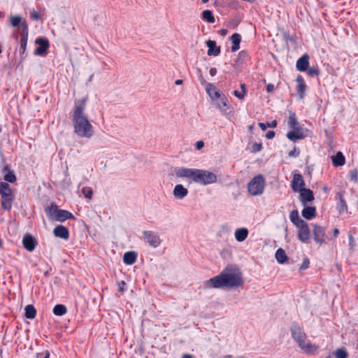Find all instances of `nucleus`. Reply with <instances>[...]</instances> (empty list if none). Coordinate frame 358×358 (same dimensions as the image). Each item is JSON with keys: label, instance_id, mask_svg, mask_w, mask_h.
<instances>
[{"label": "nucleus", "instance_id": "obj_48", "mask_svg": "<svg viewBox=\"0 0 358 358\" xmlns=\"http://www.w3.org/2000/svg\"><path fill=\"white\" fill-rule=\"evenodd\" d=\"M42 355H44L43 358H50V352H49L48 350H45V351H44V352H41V353H39V352H38V353H37V354H36V357H38H38H41V356H42Z\"/></svg>", "mask_w": 358, "mask_h": 358}, {"label": "nucleus", "instance_id": "obj_10", "mask_svg": "<svg viewBox=\"0 0 358 358\" xmlns=\"http://www.w3.org/2000/svg\"><path fill=\"white\" fill-rule=\"evenodd\" d=\"M313 229L312 233L313 235L314 241L317 243L322 245V243H324L325 242V238H326L325 229L317 224H313Z\"/></svg>", "mask_w": 358, "mask_h": 358}, {"label": "nucleus", "instance_id": "obj_57", "mask_svg": "<svg viewBox=\"0 0 358 358\" xmlns=\"http://www.w3.org/2000/svg\"><path fill=\"white\" fill-rule=\"evenodd\" d=\"M241 89L242 90L241 92L245 94L247 92L246 85L244 83L241 84Z\"/></svg>", "mask_w": 358, "mask_h": 358}, {"label": "nucleus", "instance_id": "obj_28", "mask_svg": "<svg viewBox=\"0 0 358 358\" xmlns=\"http://www.w3.org/2000/svg\"><path fill=\"white\" fill-rule=\"evenodd\" d=\"M248 236V230L246 228H240L235 231V238L237 241L242 242L246 239Z\"/></svg>", "mask_w": 358, "mask_h": 358}, {"label": "nucleus", "instance_id": "obj_60", "mask_svg": "<svg viewBox=\"0 0 358 358\" xmlns=\"http://www.w3.org/2000/svg\"><path fill=\"white\" fill-rule=\"evenodd\" d=\"M182 358H193L192 355L189 354H185L182 355Z\"/></svg>", "mask_w": 358, "mask_h": 358}, {"label": "nucleus", "instance_id": "obj_53", "mask_svg": "<svg viewBox=\"0 0 358 358\" xmlns=\"http://www.w3.org/2000/svg\"><path fill=\"white\" fill-rule=\"evenodd\" d=\"M204 146V143L202 141H199L196 143L195 147L197 150H200Z\"/></svg>", "mask_w": 358, "mask_h": 358}, {"label": "nucleus", "instance_id": "obj_33", "mask_svg": "<svg viewBox=\"0 0 358 358\" xmlns=\"http://www.w3.org/2000/svg\"><path fill=\"white\" fill-rule=\"evenodd\" d=\"M289 218L292 222L297 227L298 225L301 224V222H305L303 220L299 217L298 211L296 210H292L290 213Z\"/></svg>", "mask_w": 358, "mask_h": 358}, {"label": "nucleus", "instance_id": "obj_9", "mask_svg": "<svg viewBox=\"0 0 358 358\" xmlns=\"http://www.w3.org/2000/svg\"><path fill=\"white\" fill-rule=\"evenodd\" d=\"M298 228V238L304 243H309L310 231L308 223L305 221L296 227Z\"/></svg>", "mask_w": 358, "mask_h": 358}, {"label": "nucleus", "instance_id": "obj_63", "mask_svg": "<svg viewBox=\"0 0 358 358\" xmlns=\"http://www.w3.org/2000/svg\"><path fill=\"white\" fill-rule=\"evenodd\" d=\"M203 3H207L209 0H201Z\"/></svg>", "mask_w": 358, "mask_h": 358}, {"label": "nucleus", "instance_id": "obj_14", "mask_svg": "<svg viewBox=\"0 0 358 358\" xmlns=\"http://www.w3.org/2000/svg\"><path fill=\"white\" fill-rule=\"evenodd\" d=\"M291 186L292 190L295 192H299L301 189H305L303 187L305 186V182L301 174L296 173L294 175Z\"/></svg>", "mask_w": 358, "mask_h": 358}, {"label": "nucleus", "instance_id": "obj_24", "mask_svg": "<svg viewBox=\"0 0 358 358\" xmlns=\"http://www.w3.org/2000/svg\"><path fill=\"white\" fill-rule=\"evenodd\" d=\"M301 215L306 220H312L317 215L316 208L315 207L308 206L306 205L302 210Z\"/></svg>", "mask_w": 358, "mask_h": 358}, {"label": "nucleus", "instance_id": "obj_38", "mask_svg": "<svg viewBox=\"0 0 358 358\" xmlns=\"http://www.w3.org/2000/svg\"><path fill=\"white\" fill-rule=\"evenodd\" d=\"M334 355L336 358H348V354L345 348H338L335 352Z\"/></svg>", "mask_w": 358, "mask_h": 358}, {"label": "nucleus", "instance_id": "obj_16", "mask_svg": "<svg viewBox=\"0 0 358 358\" xmlns=\"http://www.w3.org/2000/svg\"><path fill=\"white\" fill-rule=\"evenodd\" d=\"M300 201L303 206H306L308 203L312 202L314 200V194L310 189H303L300 192Z\"/></svg>", "mask_w": 358, "mask_h": 358}, {"label": "nucleus", "instance_id": "obj_52", "mask_svg": "<svg viewBox=\"0 0 358 358\" xmlns=\"http://www.w3.org/2000/svg\"><path fill=\"white\" fill-rule=\"evenodd\" d=\"M292 131H295L298 134H303V131L301 125H298L297 127H294L291 130Z\"/></svg>", "mask_w": 358, "mask_h": 358}, {"label": "nucleus", "instance_id": "obj_35", "mask_svg": "<svg viewBox=\"0 0 358 358\" xmlns=\"http://www.w3.org/2000/svg\"><path fill=\"white\" fill-rule=\"evenodd\" d=\"M10 21L11 26L14 27H19V29H20V31L21 32L22 24L24 22L22 21V17L18 15L11 16Z\"/></svg>", "mask_w": 358, "mask_h": 358}, {"label": "nucleus", "instance_id": "obj_58", "mask_svg": "<svg viewBox=\"0 0 358 358\" xmlns=\"http://www.w3.org/2000/svg\"><path fill=\"white\" fill-rule=\"evenodd\" d=\"M227 32H228V31H227V29H220V34H221L222 36H225V35H227Z\"/></svg>", "mask_w": 358, "mask_h": 358}, {"label": "nucleus", "instance_id": "obj_32", "mask_svg": "<svg viewBox=\"0 0 358 358\" xmlns=\"http://www.w3.org/2000/svg\"><path fill=\"white\" fill-rule=\"evenodd\" d=\"M25 317L27 319H34L36 315V310L31 304L27 305L24 308Z\"/></svg>", "mask_w": 358, "mask_h": 358}, {"label": "nucleus", "instance_id": "obj_17", "mask_svg": "<svg viewBox=\"0 0 358 358\" xmlns=\"http://www.w3.org/2000/svg\"><path fill=\"white\" fill-rule=\"evenodd\" d=\"M199 78L201 84L206 87V91L208 95H211V91H214V97L219 96V90L213 84L206 82L201 73Z\"/></svg>", "mask_w": 358, "mask_h": 358}, {"label": "nucleus", "instance_id": "obj_42", "mask_svg": "<svg viewBox=\"0 0 358 358\" xmlns=\"http://www.w3.org/2000/svg\"><path fill=\"white\" fill-rule=\"evenodd\" d=\"M30 18L34 20H39L41 18V15L39 13L33 10L30 12Z\"/></svg>", "mask_w": 358, "mask_h": 358}, {"label": "nucleus", "instance_id": "obj_62", "mask_svg": "<svg viewBox=\"0 0 358 358\" xmlns=\"http://www.w3.org/2000/svg\"><path fill=\"white\" fill-rule=\"evenodd\" d=\"M246 55V52L245 51H241L239 52L240 57H245Z\"/></svg>", "mask_w": 358, "mask_h": 358}, {"label": "nucleus", "instance_id": "obj_41", "mask_svg": "<svg viewBox=\"0 0 358 358\" xmlns=\"http://www.w3.org/2000/svg\"><path fill=\"white\" fill-rule=\"evenodd\" d=\"M350 179L355 182H358V171L357 169H352L349 172Z\"/></svg>", "mask_w": 358, "mask_h": 358}, {"label": "nucleus", "instance_id": "obj_51", "mask_svg": "<svg viewBox=\"0 0 358 358\" xmlns=\"http://www.w3.org/2000/svg\"><path fill=\"white\" fill-rule=\"evenodd\" d=\"M355 239L352 235L349 236V245L350 247V250L352 251L354 250L353 246H354Z\"/></svg>", "mask_w": 358, "mask_h": 358}, {"label": "nucleus", "instance_id": "obj_47", "mask_svg": "<svg viewBox=\"0 0 358 358\" xmlns=\"http://www.w3.org/2000/svg\"><path fill=\"white\" fill-rule=\"evenodd\" d=\"M233 94L239 99H243L245 96V94L242 92H239L238 90H234Z\"/></svg>", "mask_w": 358, "mask_h": 358}, {"label": "nucleus", "instance_id": "obj_20", "mask_svg": "<svg viewBox=\"0 0 358 358\" xmlns=\"http://www.w3.org/2000/svg\"><path fill=\"white\" fill-rule=\"evenodd\" d=\"M309 66V55L308 54L303 55L297 61L296 67L299 71H306Z\"/></svg>", "mask_w": 358, "mask_h": 358}, {"label": "nucleus", "instance_id": "obj_46", "mask_svg": "<svg viewBox=\"0 0 358 358\" xmlns=\"http://www.w3.org/2000/svg\"><path fill=\"white\" fill-rule=\"evenodd\" d=\"M309 264H310L309 259L308 258L304 259L301 266H300V269L301 270L307 269L309 266Z\"/></svg>", "mask_w": 358, "mask_h": 358}, {"label": "nucleus", "instance_id": "obj_19", "mask_svg": "<svg viewBox=\"0 0 358 358\" xmlns=\"http://www.w3.org/2000/svg\"><path fill=\"white\" fill-rule=\"evenodd\" d=\"M297 83L296 92L301 99H303L306 94L307 86L304 82V79L301 76H298L296 80Z\"/></svg>", "mask_w": 358, "mask_h": 358}, {"label": "nucleus", "instance_id": "obj_21", "mask_svg": "<svg viewBox=\"0 0 358 358\" xmlns=\"http://www.w3.org/2000/svg\"><path fill=\"white\" fill-rule=\"evenodd\" d=\"M206 45L208 48L207 54L208 56H217L220 53V47L217 46L215 41L208 40L206 41Z\"/></svg>", "mask_w": 358, "mask_h": 358}, {"label": "nucleus", "instance_id": "obj_31", "mask_svg": "<svg viewBox=\"0 0 358 358\" xmlns=\"http://www.w3.org/2000/svg\"><path fill=\"white\" fill-rule=\"evenodd\" d=\"M275 257L278 262L280 264H284L287 260V256L285 251L282 248H279L276 250Z\"/></svg>", "mask_w": 358, "mask_h": 358}, {"label": "nucleus", "instance_id": "obj_22", "mask_svg": "<svg viewBox=\"0 0 358 358\" xmlns=\"http://www.w3.org/2000/svg\"><path fill=\"white\" fill-rule=\"evenodd\" d=\"M2 172L4 173L3 179L5 181L10 183H13L16 181V176L14 171L10 169L8 164L4 166Z\"/></svg>", "mask_w": 358, "mask_h": 358}, {"label": "nucleus", "instance_id": "obj_23", "mask_svg": "<svg viewBox=\"0 0 358 358\" xmlns=\"http://www.w3.org/2000/svg\"><path fill=\"white\" fill-rule=\"evenodd\" d=\"M173 196L178 199H182L188 194V190L182 185H176L173 189Z\"/></svg>", "mask_w": 358, "mask_h": 358}, {"label": "nucleus", "instance_id": "obj_27", "mask_svg": "<svg viewBox=\"0 0 358 358\" xmlns=\"http://www.w3.org/2000/svg\"><path fill=\"white\" fill-rule=\"evenodd\" d=\"M332 164L334 166H341L345 164V158L343 154L341 152H338L335 155L332 157Z\"/></svg>", "mask_w": 358, "mask_h": 358}, {"label": "nucleus", "instance_id": "obj_18", "mask_svg": "<svg viewBox=\"0 0 358 358\" xmlns=\"http://www.w3.org/2000/svg\"><path fill=\"white\" fill-rule=\"evenodd\" d=\"M53 234L55 237L61 238L64 240L69 238V229L63 225L57 226L53 230Z\"/></svg>", "mask_w": 358, "mask_h": 358}, {"label": "nucleus", "instance_id": "obj_30", "mask_svg": "<svg viewBox=\"0 0 358 358\" xmlns=\"http://www.w3.org/2000/svg\"><path fill=\"white\" fill-rule=\"evenodd\" d=\"M287 138L292 141L296 142L299 140H301L306 138V135L304 134H298L295 131H289L286 134Z\"/></svg>", "mask_w": 358, "mask_h": 358}, {"label": "nucleus", "instance_id": "obj_34", "mask_svg": "<svg viewBox=\"0 0 358 358\" xmlns=\"http://www.w3.org/2000/svg\"><path fill=\"white\" fill-rule=\"evenodd\" d=\"M53 313L57 316H62L67 312L66 307L63 304H57L53 308Z\"/></svg>", "mask_w": 358, "mask_h": 358}, {"label": "nucleus", "instance_id": "obj_56", "mask_svg": "<svg viewBox=\"0 0 358 358\" xmlns=\"http://www.w3.org/2000/svg\"><path fill=\"white\" fill-rule=\"evenodd\" d=\"M209 73L211 76H215L217 73V69L216 68H211L209 71Z\"/></svg>", "mask_w": 358, "mask_h": 358}, {"label": "nucleus", "instance_id": "obj_1", "mask_svg": "<svg viewBox=\"0 0 358 358\" xmlns=\"http://www.w3.org/2000/svg\"><path fill=\"white\" fill-rule=\"evenodd\" d=\"M87 98L77 99L74 102L72 113V123L74 133L80 138H90L94 135V129L85 114Z\"/></svg>", "mask_w": 358, "mask_h": 358}, {"label": "nucleus", "instance_id": "obj_7", "mask_svg": "<svg viewBox=\"0 0 358 358\" xmlns=\"http://www.w3.org/2000/svg\"><path fill=\"white\" fill-rule=\"evenodd\" d=\"M264 185L265 180L264 176L262 174H258L248 183V191L252 196L260 195L264 192Z\"/></svg>", "mask_w": 358, "mask_h": 358}, {"label": "nucleus", "instance_id": "obj_2", "mask_svg": "<svg viewBox=\"0 0 358 358\" xmlns=\"http://www.w3.org/2000/svg\"><path fill=\"white\" fill-rule=\"evenodd\" d=\"M243 283L240 269L234 266H227L219 275L210 278L206 284L213 288H236Z\"/></svg>", "mask_w": 358, "mask_h": 358}, {"label": "nucleus", "instance_id": "obj_12", "mask_svg": "<svg viewBox=\"0 0 358 358\" xmlns=\"http://www.w3.org/2000/svg\"><path fill=\"white\" fill-rule=\"evenodd\" d=\"M21 39H20V54L21 57L24 53L26 50L27 40H28V25L27 22H24L22 24V31H21Z\"/></svg>", "mask_w": 358, "mask_h": 358}, {"label": "nucleus", "instance_id": "obj_44", "mask_svg": "<svg viewBox=\"0 0 358 358\" xmlns=\"http://www.w3.org/2000/svg\"><path fill=\"white\" fill-rule=\"evenodd\" d=\"M262 149V143H255L252 145V152H257L261 151Z\"/></svg>", "mask_w": 358, "mask_h": 358}, {"label": "nucleus", "instance_id": "obj_43", "mask_svg": "<svg viewBox=\"0 0 358 358\" xmlns=\"http://www.w3.org/2000/svg\"><path fill=\"white\" fill-rule=\"evenodd\" d=\"M300 155V150L297 149L296 147L294 149L289 152L288 156L289 157H297Z\"/></svg>", "mask_w": 358, "mask_h": 358}, {"label": "nucleus", "instance_id": "obj_64", "mask_svg": "<svg viewBox=\"0 0 358 358\" xmlns=\"http://www.w3.org/2000/svg\"><path fill=\"white\" fill-rule=\"evenodd\" d=\"M2 244H3V241H2V240L0 238V247H1V246H2Z\"/></svg>", "mask_w": 358, "mask_h": 358}, {"label": "nucleus", "instance_id": "obj_6", "mask_svg": "<svg viewBox=\"0 0 358 358\" xmlns=\"http://www.w3.org/2000/svg\"><path fill=\"white\" fill-rule=\"evenodd\" d=\"M0 195L1 196V208L5 210H10L15 196L9 185L6 182L0 181Z\"/></svg>", "mask_w": 358, "mask_h": 358}, {"label": "nucleus", "instance_id": "obj_11", "mask_svg": "<svg viewBox=\"0 0 358 358\" xmlns=\"http://www.w3.org/2000/svg\"><path fill=\"white\" fill-rule=\"evenodd\" d=\"M36 43L38 45L34 52L36 55L43 56L47 53L50 43L48 39L43 38H38L36 40Z\"/></svg>", "mask_w": 358, "mask_h": 358}, {"label": "nucleus", "instance_id": "obj_39", "mask_svg": "<svg viewBox=\"0 0 358 358\" xmlns=\"http://www.w3.org/2000/svg\"><path fill=\"white\" fill-rule=\"evenodd\" d=\"M306 71H307L308 75L311 77L316 76L320 73V71L317 67H308Z\"/></svg>", "mask_w": 358, "mask_h": 358}, {"label": "nucleus", "instance_id": "obj_54", "mask_svg": "<svg viewBox=\"0 0 358 358\" xmlns=\"http://www.w3.org/2000/svg\"><path fill=\"white\" fill-rule=\"evenodd\" d=\"M277 124L278 123H277L276 120H273L271 122L267 123V126H268V127H270V128H275L277 127Z\"/></svg>", "mask_w": 358, "mask_h": 358}, {"label": "nucleus", "instance_id": "obj_26", "mask_svg": "<svg viewBox=\"0 0 358 358\" xmlns=\"http://www.w3.org/2000/svg\"><path fill=\"white\" fill-rule=\"evenodd\" d=\"M209 96L211 98L212 100L217 101V106L219 108L222 109L223 107H225L227 106V102H228L227 98L224 94H221L220 91H219V96L214 97V94H213L212 93H211V95H209Z\"/></svg>", "mask_w": 358, "mask_h": 358}, {"label": "nucleus", "instance_id": "obj_40", "mask_svg": "<svg viewBox=\"0 0 358 358\" xmlns=\"http://www.w3.org/2000/svg\"><path fill=\"white\" fill-rule=\"evenodd\" d=\"M82 193L87 199H90L93 195V189L91 187H85L82 189Z\"/></svg>", "mask_w": 358, "mask_h": 358}, {"label": "nucleus", "instance_id": "obj_55", "mask_svg": "<svg viewBox=\"0 0 358 358\" xmlns=\"http://www.w3.org/2000/svg\"><path fill=\"white\" fill-rule=\"evenodd\" d=\"M259 127L261 128V129H262V130H263V131H265V130L267 129V127H268L267 124H265V123H264V122H259Z\"/></svg>", "mask_w": 358, "mask_h": 358}, {"label": "nucleus", "instance_id": "obj_50", "mask_svg": "<svg viewBox=\"0 0 358 358\" xmlns=\"http://www.w3.org/2000/svg\"><path fill=\"white\" fill-rule=\"evenodd\" d=\"M275 135V133L274 131H268L266 134V138L267 139H272L274 138Z\"/></svg>", "mask_w": 358, "mask_h": 358}, {"label": "nucleus", "instance_id": "obj_59", "mask_svg": "<svg viewBox=\"0 0 358 358\" xmlns=\"http://www.w3.org/2000/svg\"><path fill=\"white\" fill-rule=\"evenodd\" d=\"M333 233H334V236L335 237H336V236L338 235V234H339V230H338V229L335 228V229H334V231H333Z\"/></svg>", "mask_w": 358, "mask_h": 358}, {"label": "nucleus", "instance_id": "obj_13", "mask_svg": "<svg viewBox=\"0 0 358 358\" xmlns=\"http://www.w3.org/2000/svg\"><path fill=\"white\" fill-rule=\"evenodd\" d=\"M37 241L34 236L27 234L22 238V244L24 248L29 252H32L35 250L37 245Z\"/></svg>", "mask_w": 358, "mask_h": 358}, {"label": "nucleus", "instance_id": "obj_8", "mask_svg": "<svg viewBox=\"0 0 358 358\" xmlns=\"http://www.w3.org/2000/svg\"><path fill=\"white\" fill-rule=\"evenodd\" d=\"M143 238L150 247L156 248L161 245L162 240L159 236L152 231H143Z\"/></svg>", "mask_w": 358, "mask_h": 358}, {"label": "nucleus", "instance_id": "obj_61", "mask_svg": "<svg viewBox=\"0 0 358 358\" xmlns=\"http://www.w3.org/2000/svg\"><path fill=\"white\" fill-rule=\"evenodd\" d=\"M182 83V80H176L175 81V84H176V85H181Z\"/></svg>", "mask_w": 358, "mask_h": 358}, {"label": "nucleus", "instance_id": "obj_29", "mask_svg": "<svg viewBox=\"0 0 358 358\" xmlns=\"http://www.w3.org/2000/svg\"><path fill=\"white\" fill-rule=\"evenodd\" d=\"M231 38L232 41L231 51L236 52L240 48L241 36L238 33H234Z\"/></svg>", "mask_w": 358, "mask_h": 358}, {"label": "nucleus", "instance_id": "obj_37", "mask_svg": "<svg viewBox=\"0 0 358 358\" xmlns=\"http://www.w3.org/2000/svg\"><path fill=\"white\" fill-rule=\"evenodd\" d=\"M202 19L209 23H214L215 22L213 12L210 10H205L203 11Z\"/></svg>", "mask_w": 358, "mask_h": 358}, {"label": "nucleus", "instance_id": "obj_25", "mask_svg": "<svg viewBox=\"0 0 358 358\" xmlns=\"http://www.w3.org/2000/svg\"><path fill=\"white\" fill-rule=\"evenodd\" d=\"M137 259V253L134 251L127 252L123 255V262L127 265L134 264Z\"/></svg>", "mask_w": 358, "mask_h": 358}, {"label": "nucleus", "instance_id": "obj_3", "mask_svg": "<svg viewBox=\"0 0 358 358\" xmlns=\"http://www.w3.org/2000/svg\"><path fill=\"white\" fill-rule=\"evenodd\" d=\"M174 172L178 178H190L195 183L203 186L215 183L217 181V175L206 169L176 167Z\"/></svg>", "mask_w": 358, "mask_h": 358}, {"label": "nucleus", "instance_id": "obj_4", "mask_svg": "<svg viewBox=\"0 0 358 358\" xmlns=\"http://www.w3.org/2000/svg\"><path fill=\"white\" fill-rule=\"evenodd\" d=\"M290 331L292 338L298 343L299 348L307 353H313L317 347L310 343H306V335L303 328L296 322L292 323Z\"/></svg>", "mask_w": 358, "mask_h": 358}, {"label": "nucleus", "instance_id": "obj_15", "mask_svg": "<svg viewBox=\"0 0 358 358\" xmlns=\"http://www.w3.org/2000/svg\"><path fill=\"white\" fill-rule=\"evenodd\" d=\"M336 209L340 215L348 211L347 202L342 192H338L336 195Z\"/></svg>", "mask_w": 358, "mask_h": 358}, {"label": "nucleus", "instance_id": "obj_45", "mask_svg": "<svg viewBox=\"0 0 358 358\" xmlns=\"http://www.w3.org/2000/svg\"><path fill=\"white\" fill-rule=\"evenodd\" d=\"M127 284L124 281L122 280L118 282V290L121 293H124L126 290Z\"/></svg>", "mask_w": 358, "mask_h": 358}, {"label": "nucleus", "instance_id": "obj_5", "mask_svg": "<svg viewBox=\"0 0 358 358\" xmlns=\"http://www.w3.org/2000/svg\"><path fill=\"white\" fill-rule=\"evenodd\" d=\"M45 213L50 219L57 222H64L67 220H75L74 215L71 212L59 209L54 203L45 209Z\"/></svg>", "mask_w": 358, "mask_h": 358}, {"label": "nucleus", "instance_id": "obj_36", "mask_svg": "<svg viewBox=\"0 0 358 358\" xmlns=\"http://www.w3.org/2000/svg\"><path fill=\"white\" fill-rule=\"evenodd\" d=\"M287 124L288 127L292 129L300 124L297 121V118L294 113H289Z\"/></svg>", "mask_w": 358, "mask_h": 358}, {"label": "nucleus", "instance_id": "obj_49", "mask_svg": "<svg viewBox=\"0 0 358 358\" xmlns=\"http://www.w3.org/2000/svg\"><path fill=\"white\" fill-rule=\"evenodd\" d=\"M266 92L268 93H272L274 91L275 87L273 84L269 83L266 85Z\"/></svg>", "mask_w": 358, "mask_h": 358}]
</instances>
